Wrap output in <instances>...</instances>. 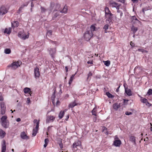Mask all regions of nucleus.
Masks as SVG:
<instances>
[{
    "mask_svg": "<svg viewBox=\"0 0 152 152\" xmlns=\"http://www.w3.org/2000/svg\"><path fill=\"white\" fill-rule=\"evenodd\" d=\"M118 1L122 3H124L125 2V0H118Z\"/></svg>",
    "mask_w": 152,
    "mask_h": 152,
    "instance_id": "57",
    "label": "nucleus"
},
{
    "mask_svg": "<svg viewBox=\"0 0 152 152\" xmlns=\"http://www.w3.org/2000/svg\"><path fill=\"white\" fill-rule=\"evenodd\" d=\"M110 7L116 8V9H118V7H119L121 6V4L115 2H110Z\"/></svg>",
    "mask_w": 152,
    "mask_h": 152,
    "instance_id": "7",
    "label": "nucleus"
},
{
    "mask_svg": "<svg viewBox=\"0 0 152 152\" xmlns=\"http://www.w3.org/2000/svg\"><path fill=\"white\" fill-rule=\"evenodd\" d=\"M130 45L132 48L134 46V44L132 42H130Z\"/></svg>",
    "mask_w": 152,
    "mask_h": 152,
    "instance_id": "54",
    "label": "nucleus"
},
{
    "mask_svg": "<svg viewBox=\"0 0 152 152\" xmlns=\"http://www.w3.org/2000/svg\"><path fill=\"white\" fill-rule=\"evenodd\" d=\"M48 51L52 58H53L56 53V49L55 48H49Z\"/></svg>",
    "mask_w": 152,
    "mask_h": 152,
    "instance_id": "5",
    "label": "nucleus"
},
{
    "mask_svg": "<svg viewBox=\"0 0 152 152\" xmlns=\"http://www.w3.org/2000/svg\"><path fill=\"white\" fill-rule=\"evenodd\" d=\"M131 29L134 34H135L137 30V28L136 27H135L134 26H133L132 27Z\"/></svg>",
    "mask_w": 152,
    "mask_h": 152,
    "instance_id": "35",
    "label": "nucleus"
},
{
    "mask_svg": "<svg viewBox=\"0 0 152 152\" xmlns=\"http://www.w3.org/2000/svg\"><path fill=\"white\" fill-rule=\"evenodd\" d=\"M1 124L2 126L4 128H7L8 127L9 123L7 121L2 122Z\"/></svg>",
    "mask_w": 152,
    "mask_h": 152,
    "instance_id": "22",
    "label": "nucleus"
},
{
    "mask_svg": "<svg viewBox=\"0 0 152 152\" xmlns=\"http://www.w3.org/2000/svg\"><path fill=\"white\" fill-rule=\"evenodd\" d=\"M11 32V28L10 27L8 28H6L4 31V33L9 34Z\"/></svg>",
    "mask_w": 152,
    "mask_h": 152,
    "instance_id": "25",
    "label": "nucleus"
},
{
    "mask_svg": "<svg viewBox=\"0 0 152 152\" xmlns=\"http://www.w3.org/2000/svg\"><path fill=\"white\" fill-rule=\"evenodd\" d=\"M26 102L28 104H29L30 103V100L29 98H27Z\"/></svg>",
    "mask_w": 152,
    "mask_h": 152,
    "instance_id": "56",
    "label": "nucleus"
},
{
    "mask_svg": "<svg viewBox=\"0 0 152 152\" xmlns=\"http://www.w3.org/2000/svg\"><path fill=\"white\" fill-rule=\"evenodd\" d=\"M75 74H76V73L75 74H74V75H72V76H71V77H70V80H69V83L70 85L72 82V81H73V80L74 79V76H75Z\"/></svg>",
    "mask_w": 152,
    "mask_h": 152,
    "instance_id": "38",
    "label": "nucleus"
},
{
    "mask_svg": "<svg viewBox=\"0 0 152 152\" xmlns=\"http://www.w3.org/2000/svg\"><path fill=\"white\" fill-rule=\"evenodd\" d=\"M21 137L23 139H28V137L26 134L25 132H22L20 134Z\"/></svg>",
    "mask_w": 152,
    "mask_h": 152,
    "instance_id": "15",
    "label": "nucleus"
},
{
    "mask_svg": "<svg viewBox=\"0 0 152 152\" xmlns=\"http://www.w3.org/2000/svg\"><path fill=\"white\" fill-rule=\"evenodd\" d=\"M145 104L148 107H150L151 105V104L150 103L148 102H147V103Z\"/></svg>",
    "mask_w": 152,
    "mask_h": 152,
    "instance_id": "58",
    "label": "nucleus"
},
{
    "mask_svg": "<svg viewBox=\"0 0 152 152\" xmlns=\"http://www.w3.org/2000/svg\"><path fill=\"white\" fill-rule=\"evenodd\" d=\"M7 12V10L5 7H2L0 8V15H3Z\"/></svg>",
    "mask_w": 152,
    "mask_h": 152,
    "instance_id": "9",
    "label": "nucleus"
},
{
    "mask_svg": "<svg viewBox=\"0 0 152 152\" xmlns=\"http://www.w3.org/2000/svg\"><path fill=\"white\" fill-rule=\"evenodd\" d=\"M7 118V116H6L5 115L3 116L1 118V121H2V122H4V121H7L6 120Z\"/></svg>",
    "mask_w": 152,
    "mask_h": 152,
    "instance_id": "41",
    "label": "nucleus"
},
{
    "mask_svg": "<svg viewBox=\"0 0 152 152\" xmlns=\"http://www.w3.org/2000/svg\"><path fill=\"white\" fill-rule=\"evenodd\" d=\"M113 14L111 13L106 15L105 17L107 18V20L109 22H110L112 20L113 18Z\"/></svg>",
    "mask_w": 152,
    "mask_h": 152,
    "instance_id": "12",
    "label": "nucleus"
},
{
    "mask_svg": "<svg viewBox=\"0 0 152 152\" xmlns=\"http://www.w3.org/2000/svg\"><path fill=\"white\" fill-rule=\"evenodd\" d=\"M5 110L6 109H1V113L2 115H4L5 114Z\"/></svg>",
    "mask_w": 152,
    "mask_h": 152,
    "instance_id": "51",
    "label": "nucleus"
},
{
    "mask_svg": "<svg viewBox=\"0 0 152 152\" xmlns=\"http://www.w3.org/2000/svg\"><path fill=\"white\" fill-rule=\"evenodd\" d=\"M107 129L105 126H103L102 127V132H104V133L106 134H108V132L107 131Z\"/></svg>",
    "mask_w": 152,
    "mask_h": 152,
    "instance_id": "30",
    "label": "nucleus"
},
{
    "mask_svg": "<svg viewBox=\"0 0 152 152\" xmlns=\"http://www.w3.org/2000/svg\"><path fill=\"white\" fill-rule=\"evenodd\" d=\"M37 122H39V121H38L36 119H35L34 120V123H36V124H37Z\"/></svg>",
    "mask_w": 152,
    "mask_h": 152,
    "instance_id": "59",
    "label": "nucleus"
},
{
    "mask_svg": "<svg viewBox=\"0 0 152 152\" xmlns=\"http://www.w3.org/2000/svg\"><path fill=\"white\" fill-rule=\"evenodd\" d=\"M108 24H106L105 25L104 27V31L105 32H107L106 31L108 29Z\"/></svg>",
    "mask_w": 152,
    "mask_h": 152,
    "instance_id": "47",
    "label": "nucleus"
},
{
    "mask_svg": "<svg viewBox=\"0 0 152 152\" xmlns=\"http://www.w3.org/2000/svg\"><path fill=\"white\" fill-rule=\"evenodd\" d=\"M34 72L35 78L39 77L40 76V73L39 71V68L37 67H36L34 69Z\"/></svg>",
    "mask_w": 152,
    "mask_h": 152,
    "instance_id": "10",
    "label": "nucleus"
},
{
    "mask_svg": "<svg viewBox=\"0 0 152 152\" xmlns=\"http://www.w3.org/2000/svg\"><path fill=\"white\" fill-rule=\"evenodd\" d=\"M20 121H21V119L20 118H18L16 119V121H17V122Z\"/></svg>",
    "mask_w": 152,
    "mask_h": 152,
    "instance_id": "62",
    "label": "nucleus"
},
{
    "mask_svg": "<svg viewBox=\"0 0 152 152\" xmlns=\"http://www.w3.org/2000/svg\"><path fill=\"white\" fill-rule=\"evenodd\" d=\"M41 12L42 13H45L48 10V9H45L44 7H41Z\"/></svg>",
    "mask_w": 152,
    "mask_h": 152,
    "instance_id": "43",
    "label": "nucleus"
},
{
    "mask_svg": "<svg viewBox=\"0 0 152 152\" xmlns=\"http://www.w3.org/2000/svg\"><path fill=\"white\" fill-rule=\"evenodd\" d=\"M4 52L7 54H9L11 53V50L10 49L6 48L4 50Z\"/></svg>",
    "mask_w": 152,
    "mask_h": 152,
    "instance_id": "36",
    "label": "nucleus"
},
{
    "mask_svg": "<svg viewBox=\"0 0 152 152\" xmlns=\"http://www.w3.org/2000/svg\"><path fill=\"white\" fill-rule=\"evenodd\" d=\"M92 75V74L91 72H90L88 74L87 79H88L89 78V77L91 76Z\"/></svg>",
    "mask_w": 152,
    "mask_h": 152,
    "instance_id": "53",
    "label": "nucleus"
},
{
    "mask_svg": "<svg viewBox=\"0 0 152 152\" xmlns=\"http://www.w3.org/2000/svg\"><path fill=\"white\" fill-rule=\"evenodd\" d=\"M52 31L51 30H48L47 32V34L48 36H50L52 34Z\"/></svg>",
    "mask_w": 152,
    "mask_h": 152,
    "instance_id": "46",
    "label": "nucleus"
},
{
    "mask_svg": "<svg viewBox=\"0 0 152 152\" xmlns=\"http://www.w3.org/2000/svg\"><path fill=\"white\" fill-rule=\"evenodd\" d=\"M81 144V142L80 141H77L76 142H75L73 143V148H77V146H78Z\"/></svg>",
    "mask_w": 152,
    "mask_h": 152,
    "instance_id": "24",
    "label": "nucleus"
},
{
    "mask_svg": "<svg viewBox=\"0 0 152 152\" xmlns=\"http://www.w3.org/2000/svg\"><path fill=\"white\" fill-rule=\"evenodd\" d=\"M131 19L132 20V21L134 23L139 22L135 16H132L131 18Z\"/></svg>",
    "mask_w": 152,
    "mask_h": 152,
    "instance_id": "27",
    "label": "nucleus"
},
{
    "mask_svg": "<svg viewBox=\"0 0 152 152\" xmlns=\"http://www.w3.org/2000/svg\"><path fill=\"white\" fill-rule=\"evenodd\" d=\"M96 27L94 25H92L90 27V31H91L92 33H93V31H94L95 30Z\"/></svg>",
    "mask_w": 152,
    "mask_h": 152,
    "instance_id": "40",
    "label": "nucleus"
},
{
    "mask_svg": "<svg viewBox=\"0 0 152 152\" xmlns=\"http://www.w3.org/2000/svg\"><path fill=\"white\" fill-rule=\"evenodd\" d=\"M104 64L106 66H109L110 64V61H104Z\"/></svg>",
    "mask_w": 152,
    "mask_h": 152,
    "instance_id": "42",
    "label": "nucleus"
},
{
    "mask_svg": "<svg viewBox=\"0 0 152 152\" xmlns=\"http://www.w3.org/2000/svg\"><path fill=\"white\" fill-rule=\"evenodd\" d=\"M132 114V113L131 112H129V111H128L126 112L125 113V114L126 115H131Z\"/></svg>",
    "mask_w": 152,
    "mask_h": 152,
    "instance_id": "52",
    "label": "nucleus"
},
{
    "mask_svg": "<svg viewBox=\"0 0 152 152\" xmlns=\"http://www.w3.org/2000/svg\"><path fill=\"white\" fill-rule=\"evenodd\" d=\"M22 64V62L20 61H17L13 62L10 65L8 66L9 67H10L12 69H15L18 68Z\"/></svg>",
    "mask_w": 152,
    "mask_h": 152,
    "instance_id": "2",
    "label": "nucleus"
},
{
    "mask_svg": "<svg viewBox=\"0 0 152 152\" xmlns=\"http://www.w3.org/2000/svg\"><path fill=\"white\" fill-rule=\"evenodd\" d=\"M66 111H67L66 109H65L64 111H61L60 112V113L59 114V115H58L59 118L60 119L62 118L63 117L64 115L65 112H66Z\"/></svg>",
    "mask_w": 152,
    "mask_h": 152,
    "instance_id": "21",
    "label": "nucleus"
},
{
    "mask_svg": "<svg viewBox=\"0 0 152 152\" xmlns=\"http://www.w3.org/2000/svg\"><path fill=\"white\" fill-rule=\"evenodd\" d=\"M142 71V68L139 66H136L134 69V72L135 73L137 74H140Z\"/></svg>",
    "mask_w": 152,
    "mask_h": 152,
    "instance_id": "8",
    "label": "nucleus"
},
{
    "mask_svg": "<svg viewBox=\"0 0 152 152\" xmlns=\"http://www.w3.org/2000/svg\"><path fill=\"white\" fill-rule=\"evenodd\" d=\"M93 33L91 31H87L84 33V37L86 40L88 41L93 36Z\"/></svg>",
    "mask_w": 152,
    "mask_h": 152,
    "instance_id": "1",
    "label": "nucleus"
},
{
    "mask_svg": "<svg viewBox=\"0 0 152 152\" xmlns=\"http://www.w3.org/2000/svg\"><path fill=\"white\" fill-rule=\"evenodd\" d=\"M114 140H119L118 139V138L117 135H116L115 137L114 138Z\"/></svg>",
    "mask_w": 152,
    "mask_h": 152,
    "instance_id": "60",
    "label": "nucleus"
},
{
    "mask_svg": "<svg viewBox=\"0 0 152 152\" xmlns=\"http://www.w3.org/2000/svg\"><path fill=\"white\" fill-rule=\"evenodd\" d=\"M137 51H139L141 52L142 53H147L148 51L145 50L143 48H139L137 49Z\"/></svg>",
    "mask_w": 152,
    "mask_h": 152,
    "instance_id": "37",
    "label": "nucleus"
},
{
    "mask_svg": "<svg viewBox=\"0 0 152 152\" xmlns=\"http://www.w3.org/2000/svg\"><path fill=\"white\" fill-rule=\"evenodd\" d=\"M139 96L141 98L140 101L142 102L145 103V104H146V103H147L148 101L147 100V99H146V98H145L142 99V97H141L139 95Z\"/></svg>",
    "mask_w": 152,
    "mask_h": 152,
    "instance_id": "29",
    "label": "nucleus"
},
{
    "mask_svg": "<svg viewBox=\"0 0 152 152\" xmlns=\"http://www.w3.org/2000/svg\"><path fill=\"white\" fill-rule=\"evenodd\" d=\"M60 5L58 4H56V5L55 9L54 10H57L60 11Z\"/></svg>",
    "mask_w": 152,
    "mask_h": 152,
    "instance_id": "31",
    "label": "nucleus"
},
{
    "mask_svg": "<svg viewBox=\"0 0 152 152\" xmlns=\"http://www.w3.org/2000/svg\"><path fill=\"white\" fill-rule=\"evenodd\" d=\"M6 142L4 140L2 141V144L1 152H5L6 150V145H5Z\"/></svg>",
    "mask_w": 152,
    "mask_h": 152,
    "instance_id": "14",
    "label": "nucleus"
},
{
    "mask_svg": "<svg viewBox=\"0 0 152 152\" xmlns=\"http://www.w3.org/2000/svg\"><path fill=\"white\" fill-rule=\"evenodd\" d=\"M6 135L5 132L2 129H0V138H3Z\"/></svg>",
    "mask_w": 152,
    "mask_h": 152,
    "instance_id": "20",
    "label": "nucleus"
},
{
    "mask_svg": "<svg viewBox=\"0 0 152 152\" xmlns=\"http://www.w3.org/2000/svg\"><path fill=\"white\" fill-rule=\"evenodd\" d=\"M133 3H137L138 0H131Z\"/></svg>",
    "mask_w": 152,
    "mask_h": 152,
    "instance_id": "61",
    "label": "nucleus"
},
{
    "mask_svg": "<svg viewBox=\"0 0 152 152\" xmlns=\"http://www.w3.org/2000/svg\"><path fill=\"white\" fill-rule=\"evenodd\" d=\"M77 105V103L75 101L74 102L70 103L69 105V108H73L75 106Z\"/></svg>",
    "mask_w": 152,
    "mask_h": 152,
    "instance_id": "19",
    "label": "nucleus"
},
{
    "mask_svg": "<svg viewBox=\"0 0 152 152\" xmlns=\"http://www.w3.org/2000/svg\"><path fill=\"white\" fill-rule=\"evenodd\" d=\"M49 142V140L48 138L45 139V144L44 145V148H45L47 146Z\"/></svg>",
    "mask_w": 152,
    "mask_h": 152,
    "instance_id": "34",
    "label": "nucleus"
},
{
    "mask_svg": "<svg viewBox=\"0 0 152 152\" xmlns=\"http://www.w3.org/2000/svg\"><path fill=\"white\" fill-rule=\"evenodd\" d=\"M120 107V104H118L117 103H114L113 105V109L116 110H117Z\"/></svg>",
    "mask_w": 152,
    "mask_h": 152,
    "instance_id": "18",
    "label": "nucleus"
},
{
    "mask_svg": "<svg viewBox=\"0 0 152 152\" xmlns=\"http://www.w3.org/2000/svg\"><path fill=\"white\" fill-rule=\"evenodd\" d=\"M61 12L60 11L57 10H54L52 13V19L53 20H55L57 18H59L61 15L60 13Z\"/></svg>",
    "mask_w": 152,
    "mask_h": 152,
    "instance_id": "4",
    "label": "nucleus"
},
{
    "mask_svg": "<svg viewBox=\"0 0 152 152\" xmlns=\"http://www.w3.org/2000/svg\"><path fill=\"white\" fill-rule=\"evenodd\" d=\"M87 63L88 64H93V62L92 61H88L87 62Z\"/></svg>",
    "mask_w": 152,
    "mask_h": 152,
    "instance_id": "63",
    "label": "nucleus"
},
{
    "mask_svg": "<svg viewBox=\"0 0 152 152\" xmlns=\"http://www.w3.org/2000/svg\"><path fill=\"white\" fill-rule=\"evenodd\" d=\"M3 98L2 96H0V101H3Z\"/></svg>",
    "mask_w": 152,
    "mask_h": 152,
    "instance_id": "64",
    "label": "nucleus"
},
{
    "mask_svg": "<svg viewBox=\"0 0 152 152\" xmlns=\"http://www.w3.org/2000/svg\"><path fill=\"white\" fill-rule=\"evenodd\" d=\"M67 10L68 8L67 6H65L62 10H60V12H61V13H67Z\"/></svg>",
    "mask_w": 152,
    "mask_h": 152,
    "instance_id": "26",
    "label": "nucleus"
},
{
    "mask_svg": "<svg viewBox=\"0 0 152 152\" xmlns=\"http://www.w3.org/2000/svg\"><path fill=\"white\" fill-rule=\"evenodd\" d=\"M19 25L18 22L15 21L13 23H12V27H17Z\"/></svg>",
    "mask_w": 152,
    "mask_h": 152,
    "instance_id": "23",
    "label": "nucleus"
},
{
    "mask_svg": "<svg viewBox=\"0 0 152 152\" xmlns=\"http://www.w3.org/2000/svg\"><path fill=\"white\" fill-rule=\"evenodd\" d=\"M28 2H27L22 5L18 10V12L20 13V12L21 11L22 9L24 8V7H26L28 5Z\"/></svg>",
    "mask_w": 152,
    "mask_h": 152,
    "instance_id": "17",
    "label": "nucleus"
},
{
    "mask_svg": "<svg viewBox=\"0 0 152 152\" xmlns=\"http://www.w3.org/2000/svg\"><path fill=\"white\" fill-rule=\"evenodd\" d=\"M130 140L131 141L134 143H135V138L134 136H131L130 137Z\"/></svg>",
    "mask_w": 152,
    "mask_h": 152,
    "instance_id": "33",
    "label": "nucleus"
},
{
    "mask_svg": "<svg viewBox=\"0 0 152 152\" xmlns=\"http://www.w3.org/2000/svg\"><path fill=\"white\" fill-rule=\"evenodd\" d=\"M1 109H6V107L5 105L4 104V103L3 102H2L1 103Z\"/></svg>",
    "mask_w": 152,
    "mask_h": 152,
    "instance_id": "39",
    "label": "nucleus"
},
{
    "mask_svg": "<svg viewBox=\"0 0 152 152\" xmlns=\"http://www.w3.org/2000/svg\"><path fill=\"white\" fill-rule=\"evenodd\" d=\"M152 94V89H149L148 92H147V94L149 95H150Z\"/></svg>",
    "mask_w": 152,
    "mask_h": 152,
    "instance_id": "49",
    "label": "nucleus"
},
{
    "mask_svg": "<svg viewBox=\"0 0 152 152\" xmlns=\"http://www.w3.org/2000/svg\"><path fill=\"white\" fill-rule=\"evenodd\" d=\"M23 91L25 94L28 93L30 94V96L31 95V89L29 88L26 87L24 88Z\"/></svg>",
    "mask_w": 152,
    "mask_h": 152,
    "instance_id": "16",
    "label": "nucleus"
},
{
    "mask_svg": "<svg viewBox=\"0 0 152 152\" xmlns=\"http://www.w3.org/2000/svg\"><path fill=\"white\" fill-rule=\"evenodd\" d=\"M125 93L128 96H131L132 95V91L130 89H129L128 88L125 87Z\"/></svg>",
    "mask_w": 152,
    "mask_h": 152,
    "instance_id": "13",
    "label": "nucleus"
},
{
    "mask_svg": "<svg viewBox=\"0 0 152 152\" xmlns=\"http://www.w3.org/2000/svg\"><path fill=\"white\" fill-rule=\"evenodd\" d=\"M18 36L19 37L23 40L28 39L29 37L28 33L27 34H26L23 31L19 32Z\"/></svg>",
    "mask_w": 152,
    "mask_h": 152,
    "instance_id": "3",
    "label": "nucleus"
},
{
    "mask_svg": "<svg viewBox=\"0 0 152 152\" xmlns=\"http://www.w3.org/2000/svg\"><path fill=\"white\" fill-rule=\"evenodd\" d=\"M106 94L107 96L109 98H112L114 97L109 92H107Z\"/></svg>",
    "mask_w": 152,
    "mask_h": 152,
    "instance_id": "44",
    "label": "nucleus"
},
{
    "mask_svg": "<svg viewBox=\"0 0 152 152\" xmlns=\"http://www.w3.org/2000/svg\"><path fill=\"white\" fill-rule=\"evenodd\" d=\"M38 131L37 130H35V129H34L33 130V133L32 135L33 136H35L36 135Z\"/></svg>",
    "mask_w": 152,
    "mask_h": 152,
    "instance_id": "45",
    "label": "nucleus"
},
{
    "mask_svg": "<svg viewBox=\"0 0 152 152\" xmlns=\"http://www.w3.org/2000/svg\"><path fill=\"white\" fill-rule=\"evenodd\" d=\"M59 145L61 148L62 149L63 148V145L62 143L61 142L59 143Z\"/></svg>",
    "mask_w": 152,
    "mask_h": 152,
    "instance_id": "55",
    "label": "nucleus"
},
{
    "mask_svg": "<svg viewBox=\"0 0 152 152\" xmlns=\"http://www.w3.org/2000/svg\"><path fill=\"white\" fill-rule=\"evenodd\" d=\"M55 117L53 115H50L47 117L46 119V123H49L53 122L55 120Z\"/></svg>",
    "mask_w": 152,
    "mask_h": 152,
    "instance_id": "6",
    "label": "nucleus"
},
{
    "mask_svg": "<svg viewBox=\"0 0 152 152\" xmlns=\"http://www.w3.org/2000/svg\"><path fill=\"white\" fill-rule=\"evenodd\" d=\"M95 108L93 109V110L92 111V113L93 115L96 116V111L95 110Z\"/></svg>",
    "mask_w": 152,
    "mask_h": 152,
    "instance_id": "48",
    "label": "nucleus"
},
{
    "mask_svg": "<svg viewBox=\"0 0 152 152\" xmlns=\"http://www.w3.org/2000/svg\"><path fill=\"white\" fill-rule=\"evenodd\" d=\"M105 15H107V14H109L111 13V12L110 11L108 7H106L105 8Z\"/></svg>",
    "mask_w": 152,
    "mask_h": 152,
    "instance_id": "32",
    "label": "nucleus"
},
{
    "mask_svg": "<svg viewBox=\"0 0 152 152\" xmlns=\"http://www.w3.org/2000/svg\"><path fill=\"white\" fill-rule=\"evenodd\" d=\"M119 7H118V9H117V14L116 15L118 16V15H120L119 18H121V17H122V16L123 13L122 12H121L119 10Z\"/></svg>",
    "mask_w": 152,
    "mask_h": 152,
    "instance_id": "28",
    "label": "nucleus"
},
{
    "mask_svg": "<svg viewBox=\"0 0 152 152\" xmlns=\"http://www.w3.org/2000/svg\"><path fill=\"white\" fill-rule=\"evenodd\" d=\"M39 122H37V124H36V127L34 129L38 131V128H39Z\"/></svg>",
    "mask_w": 152,
    "mask_h": 152,
    "instance_id": "50",
    "label": "nucleus"
},
{
    "mask_svg": "<svg viewBox=\"0 0 152 152\" xmlns=\"http://www.w3.org/2000/svg\"><path fill=\"white\" fill-rule=\"evenodd\" d=\"M121 143V141L120 140H114L113 145L115 147H119Z\"/></svg>",
    "mask_w": 152,
    "mask_h": 152,
    "instance_id": "11",
    "label": "nucleus"
}]
</instances>
